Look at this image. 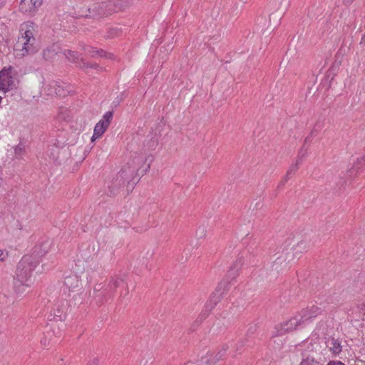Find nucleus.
Returning <instances> with one entry per match:
<instances>
[{"instance_id":"5701e85b","label":"nucleus","mask_w":365,"mask_h":365,"mask_svg":"<svg viewBox=\"0 0 365 365\" xmlns=\"http://www.w3.org/2000/svg\"><path fill=\"white\" fill-rule=\"evenodd\" d=\"M118 29L117 28H112L111 30H110V33L109 35H108V37L110 38H113L115 36H118Z\"/></svg>"},{"instance_id":"0eeeda50","label":"nucleus","mask_w":365,"mask_h":365,"mask_svg":"<svg viewBox=\"0 0 365 365\" xmlns=\"http://www.w3.org/2000/svg\"><path fill=\"white\" fill-rule=\"evenodd\" d=\"M66 302L65 300L56 302L51 310L48 319L50 320L62 321L65 317Z\"/></svg>"},{"instance_id":"aec40b11","label":"nucleus","mask_w":365,"mask_h":365,"mask_svg":"<svg viewBox=\"0 0 365 365\" xmlns=\"http://www.w3.org/2000/svg\"><path fill=\"white\" fill-rule=\"evenodd\" d=\"M195 365H215L214 362L210 361V357L206 356L201 359V361Z\"/></svg>"},{"instance_id":"ddd939ff","label":"nucleus","mask_w":365,"mask_h":365,"mask_svg":"<svg viewBox=\"0 0 365 365\" xmlns=\"http://www.w3.org/2000/svg\"><path fill=\"white\" fill-rule=\"evenodd\" d=\"M61 51V48L58 43H53L48 46L43 51V56L46 60L53 59L56 55Z\"/></svg>"},{"instance_id":"f8f14e48","label":"nucleus","mask_w":365,"mask_h":365,"mask_svg":"<svg viewBox=\"0 0 365 365\" xmlns=\"http://www.w3.org/2000/svg\"><path fill=\"white\" fill-rule=\"evenodd\" d=\"M305 155H306V150H301L299 151V154H298V157H297L296 163H293V164H292L290 165V167L289 168V169H288V170L287 172L286 175L284 176V178H283V180L280 182L281 185H283L288 180V179L292 175L294 174V173L297 170L298 164L300 163L302 161V160L305 157Z\"/></svg>"},{"instance_id":"bb28decb","label":"nucleus","mask_w":365,"mask_h":365,"mask_svg":"<svg viewBox=\"0 0 365 365\" xmlns=\"http://www.w3.org/2000/svg\"><path fill=\"white\" fill-rule=\"evenodd\" d=\"M353 0H345L346 4H350Z\"/></svg>"},{"instance_id":"f257e3e1","label":"nucleus","mask_w":365,"mask_h":365,"mask_svg":"<svg viewBox=\"0 0 365 365\" xmlns=\"http://www.w3.org/2000/svg\"><path fill=\"white\" fill-rule=\"evenodd\" d=\"M49 241L43 242L41 245H37L34 251V257L25 255L19 262L16 269V277L14 279V289L17 295L21 296L33 284L32 272L36 267L38 261L37 257L45 255L49 250Z\"/></svg>"},{"instance_id":"393cba45","label":"nucleus","mask_w":365,"mask_h":365,"mask_svg":"<svg viewBox=\"0 0 365 365\" xmlns=\"http://www.w3.org/2000/svg\"><path fill=\"white\" fill-rule=\"evenodd\" d=\"M327 365H344V364L339 361H329Z\"/></svg>"},{"instance_id":"4be33fe9","label":"nucleus","mask_w":365,"mask_h":365,"mask_svg":"<svg viewBox=\"0 0 365 365\" xmlns=\"http://www.w3.org/2000/svg\"><path fill=\"white\" fill-rule=\"evenodd\" d=\"M8 298L6 296L5 294L1 293L0 294V303L1 304H7L8 303Z\"/></svg>"},{"instance_id":"9b49d317","label":"nucleus","mask_w":365,"mask_h":365,"mask_svg":"<svg viewBox=\"0 0 365 365\" xmlns=\"http://www.w3.org/2000/svg\"><path fill=\"white\" fill-rule=\"evenodd\" d=\"M147 159L143 156L135 158L132 161V165H134L132 173L136 171L139 175H144L150 169V164L145 165V162Z\"/></svg>"},{"instance_id":"c756f323","label":"nucleus","mask_w":365,"mask_h":365,"mask_svg":"<svg viewBox=\"0 0 365 365\" xmlns=\"http://www.w3.org/2000/svg\"><path fill=\"white\" fill-rule=\"evenodd\" d=\"M220 358H222V356H220V357L217 358V360H220Z\"/></svg>"},{"instance_id":"a878e982","label":"nucleus","mask_w":365,"mask_h":365,"mask_svg":"<svg viewBox=\"0 0 365 365\" xmlns=\"http://www.w3.org/2000/svg\"><path fill=\"white\" fill-rule=\"evenodd\" d=\"M125 173V170H121V171L119 173V174H118V175H119V176H120V178H123V175H124V173Z\"/></svg>"},{"instance_id":"20e7f679","label":"nucleus","mask_w":365,"mask_h":365,"mask_svg":"<svg viewBox=\"0 0 365 365\" xmlns=\"http://www.w3.org/2000/svg\"><path fill=\"white\" fill-rule=\"evenodd\" d=\"M226 287L227 286L225 282H221L218 284L215 291L211 294L209 300L206 302L204 310L198 316L197 322H201L204 319L206 318L208 313L215 307V306L218 303V302L225 294Z\"/></svg>"},{"instance_id":"b1692460","label":"nucleus","mask_w":365,"mask_h":365,"mask_svg":"<svg viewBox=\"0 0 365 365\" xmlns=\"http://www.w3.org/2000/svg\"><path fill=\"white\" fill-rule=\"evenodd\" d=\"M7 256L8 255L6 252H4L3 250H0V262L4 261Z\"/></svg>"},{"instance_id":"6e6552de","label":"nucleus","mask_w":365,"mask_h":365,"mask_svg":"<svg viewBox=\"0 0 365 365\" xmlns=\"http://www.w3.org/2000/svg\"><path fill=\"white\" fill-rule=\"evenodd\" d=\"M81 285L79 277L76 274H71L66 276L64 279L63 286V292L64 293L68 292V295H70L71 292L77 291Z\"/></svg>"},{"instance_id":"1a4fd4ad","label":"nucleus","mask_w":365,"mask_h":365,"mask_svg":"<svg viewBox=\"0 0 365 365\" xmlns=\"http://www.w3.org/2000/svg\"><path fill=\"white\" fill-rule=\"evenodd\" d=\"M42 4V0H21L19 9L21 12L31 15Z\"/></svg>"},{"instance_id":"f03ea898","label":"nucleus","mask_w":365,"mask_h":365,"mask_svg":"<svg viewBox=\"0 0 365 365\" xmlns=\"http://www.w3.org/2000/svg\"><path fill=\"white\" fill-rule=\"evenodd\" d=\"M322 313V309L316 305H311L289 319L274 327L272 336H278L286 334L302 328L311 319Z\"/></svg>"},{"instance_id":"a211bd4d","label":"nucleus","mask_w":365,"mask_h":365,"mask_svg":"<svg viewBox=\"0 0 365 365\" xmlns=\"http://www.w3.org/2000/svg\"><path fill=\"white\" fill-rule=\"evenodd\" d=\"M300 365H319V363L313 357L308 356L302 359Z\"/></svg>"},{"instance_id":"cd10ccee","label":"nucleus","mask_w":365,"mask_h":365,"mask_svg":"<svg viewBox=\"0 0 365 365\" xmlns=\"http://www.w3.org/2000/svg\"><path fill=\"white\" fill-rule=\"evenodd\" d=\"M220 358H222V356H220V357L217 358V360H220Z\"/></svg>"},{"instance_id":"412c9836","label":"nucleus","mask_w":365,"mask_h":365,"mask_svg":"<svg viewBox=\"0 0 365 365\" xmlns=\"http://www.w3.org/2000/svg\"><path fill=\"white\" fill-rule=\"evenodd\" d=\"M240 265H241V264H235V267L234 268L232 267L231 269L230 270V274L232 275L233 278L235 277V276L237 274L238 269H239V267Z\"/></svg>"},{"instance_id":"423d86ee","label":"nucleus","mask_w":365,"mask_h":365,"mask_svg":"<svg viewBox=\"0 0 365 365\" xmlns=\"http://www.w3.org/2000/svg\"><path fill=\"white\" fill-rule=\"evenodd\" d=\"M112 118L113 113L111 111H108L104 113L102 118L95 125L93 134L91 137L92 141H95L96 139L99 138L103 135V134L106 131L107 128H108Z\"/></svg>"},{"instance_id":"2eb2a0df","label":"nucleus","mask_w":365,"mask_h":365,"mask_svg":"<svg viewBox=\"0 0 365 365\" xmlns=\"http://www.w3.org/2000/svg\"><path fill=\"white\" fill-rule=\"evenodd\" d=\"M327 344V347L334 354H339L341 351L342 346L337 339L334 338L329 339Z\"/></svg>"},{"instance_id":"4468645a","label":"nucleus","mask_w":365,"mask_h":365,"mask_svg":"<svg viewBox=\"0 0 365 365\" xmlns=\"http://www.w3.org/2000/svg\"><path fill=\"white\" fill-rule=\"evenodd\" d=\"M63 55L68 60L77 63L78 66L80 67H88V64L86 63L84 60L81 59L79 62L77 61L78 60L79 56L75 51L71 50H64Z\"/></svg>"},{"instance_id":"7ed1b4c3","label":"nucleus","mask_w":365,"mask_h":365,"mask_svg":"<svg viewBox=\"0 0 365 365\" xmlns=\"http://www.w3.org/2000/svg\"><path fill=\"white\" fill-rule=\"evenodd\" d=\"M35 26L32 22H25L21 24L20 36L14 46V53L16 57L21 58L35 51L34 36Z\"/></svg>"},{"instance_id":"7c9ffc66","label":"nucleus","mask_w":365,"mask_h":365,"mask_svg":"<svg viewBox=\"0 0 365 365\" xmlns=\"http://www.w3.org/2000/svg\"><path fill=\"white\" fill-rule=\"evenodd\" d=\"M41 344H43L44 345H46V343H43V341H41Z\"/></svg>"},{"instance_id":"39448f33","label":"nucleus","mask_w":365,"mask_h":365,"mask_svg":"<svg viewBox=\"0 0 365 365\" xmlns=\"http://www.w3.org/2000/svg\"><path fill=\"white\" fill-rule=\"evenodd\" d=\"M16 79L13 76L11 68L0 71V91L4 93L15 88Z\"/></svg>"},{"instance_id":"c85d7f7f","label":"nucleus","mask_w":365,"mask_h":365,"mask_svg":"<svg viewBox=\"0 0 365 365\" xmlns=\"http://www.w3.org/2000/svg\"><path fill=\"white\" fill-rule=\"evenodd\" d=\"M220 358H222V356H220V357L217 358V360H220Z\"/></svg>"},{"instance_id":"6ab92c4d","label":"nucleus","mask_w":365,"mask_h":365,"mask_svg":"<svg viewBox=\"0 0 365 365\" xmlns=\"http://www.w3.org/2000/svg\"><path fill=\"white\" fill-rule=\"evenodd\" d=\"M120 286L125 287V284L122 279H116L113 281L110 284V287L113 289H116Z\"/></svg>"},{"instance_id":"f3484780","label":"nucleus","mask_w":365,"mask_h":365,"mask_svg":"<svg viewBox=\"0 0 365 365\" xmlns=\"http://www.w3.org/2000/svg\"><path fill=\"white\" fill-rule=\"evenodd\" d=\"M85 51L86 53H88V55H90L92 57H94L97 55L103 56V53H104L103 51L94 50L93 48H91L90 46H87L85 48Z\"/></svg>"},{"instance_id":"9d476101","label":"nucleus","mask_w":365,"mask_h":365,"mask_svg":"<svg viewBox=\"0 0 365 365\" xmlns=\"http://www.w3.org/2000/svg\"><path fill=\"white\" fill-rule=\"evenodd\" d=\"M43 91L46 95L53 96L56 94L60 97H63L68 93V91L64 90L62 86L57 85L56 82L46 85Z\"/></svg>"},{"instance_id":"dca6fc26","label":"nucleus","mask_w":365,"mask_h":365,"mask_svg":"<svg viewBox=\"0 0 365 365\" xmlns=\"http://www.w3.org/2000/svg\"><path fill=\"white\" fill-rule=\"evenodd\" d=\"M25 150H26L25 145L21 143H19L17 145H16L14 148L15 155L17 158L21 157V155H24V153L26 152Z\"/></svg>"}]
</instances>
